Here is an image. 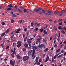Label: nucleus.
<instances>
[{
  "label": "nucleus",
  "mask_w": 66,
  "mask_h": 66,
  "mask_svg": "<svg viewBox=\"0 0 66 66\" xmlns=\"http://www.w3.org/2000/svg\"><path fill=\"white\" fill-rule=\"evenodd\" d=\"M62 21V19H59V22H60V21Z\"/></svg>",
  "instance_id": "44"
},
{
  "label": "nucleus",
  "mask_w": 66,
  "mask_h": 66,
  "mask_svg": "<svg viewBox=\"0 0 66 66\" xmlns=\"http://www.w3.org/2000/svg\"><path fill=\"white\" fill-rule=\"evenodd\" d=\"M43 61V60L41 58H40L39 60V62H42Z\"/></svg>",
  "instance_id": "24"
},
{
  "label": "nucleus",
  "mask_w": 66,
  "mask_h": 66,
  "mask_svg": "<svg viewBox=\"0 0 66 66\" xmlns=\"http://www.w3.org/2000/svg\"><path fill=\"white\" fill-rule=\"evenodd\" d=\"M15 63V61L11 60L10 61V63L11 65L12 66H14V64Z\"/></svg>",
  "instance_id": "4"
},
{
  "label": "nucleus",
  "mask_w": 66,
  "mask_h": 66,
  "mask_svg": "<svg viewBox=\"0 0 66 66\" xmlns=\"http://www.w3.org/2000/svg\"><path fill=\"white\" fill-rule=\"evenodd\" d=\"M14 37V35H12V36L11 37V38H13Z\"/></svg>",
  "instance_id": "56"
},
{
  "label": "nucleus",
  "mask_w": 66,
  "mask_h": 66,
  "mask_svg": "<svg viewBox=\"0 0 66 66\" xmlns=\"http://www.w3.org/2000/svg\"><path fill=\"white\" fill-rule=\"evenodd\" d=\"M63 29L65 31H66V28L65 27H63Z\"/></svg>",
  "instance_id": "54"
},
{
  "label": "nucleus",
  "mask_w": 66,
  "mask_h": 66,
  "mask_svg": "<svg viewBox=\"0 0 66 66\" xmlns=\"http://www.w3.org/2000/svg\"><path fill=\"white\" fill-rule=\"evenodd\" d=\"M2 61V59H1L0 60V63H1Z\"/></svg>",
  "instance_id": "52"
},
{
  "label": "nucleus",
  "mask_w": 66,
  "mask_h": 66,
  "mask_svg": "<svg viewBox=\"0 0 66 66\" xmlns=\"http://www.w3.org/2000/svg\"><path fill=\"white\" fill-rule=\"evenodd\" d=\"M64 50H66V46H64Z\"/></svg>",
  "instance_id": "64"
},
{
  "label": "nucleus",
  "mask_w": 66,
  "mask_h": 66,
  "mask_svg": "<svg viewBox=\"0 0 66 66\" xmlns=\"http://www.w3.org/2000/svg\"><path fill=\"white\" fill-rule=\"evenodd\" d=\"M47 13H46L45 15L47 17H49V15L52 13V12L50 11H47Z\"/></svg>",
  "instance_id": "3"
},
{
  "label": "nucleus",
  "mask_w": 66,
  "mask_h": 66,
  "mask_svg": "<svg viewBox=\"0 0 66 66\" xmlns=\"http://www.w3.org/2000/svg\"><path fill=\"white\" fill-rule=\"evenodd\" d=\"M33 24H34V23L33 22L31 23V26L33 27Z\"/></svg>",
  "instance_id": "36"
},
{
  "label": "nucleus",
  "mask_w": 66,
  "mask_h": 66,
  "mask_svg": "<svg viewBox=\"0 0 66 66\" xmlns=\"http://www.w3.org/2000/svg\"><path fill=\"white\" fill-rule=\"evenodd\" d=\"M32 54V50H30L28 52V56H30Z\"/></svg>",
  "instance_id": "10"
},
{
  "label": "nucleus",
  "mask_w": 66,
  "mask_h": 66,
  "mask_svg": "<svg viewBox=\"0 0 66 66\" xmlns=\"http://www.w3.org/2000/svg\"><path fill=\"white\" fill-rule=\"evenodd\" d=\"M28 43L29 44H30L31 43V41L30 40V39H28L27 40Z\"/></svg>",
  "instance_id": "17"
},
{
  "label": "nucleus",
  "mask_w": 66,
  "mask_h": 66,
  "mask_svg": "<svg viewBox=\"0 0 66 66\" xmlns=\"http://www.w3.org/2000/svg\"><path fill=\"white\" fill-rule=\"evenodd\" d=\"M39 46L41 50H42L43 49V47L46 48V46H45V45L43 44L40 45Z\"/></svg>",
  "instance_id": "5"
},
{
  "label": "nucleus",
  "mask_w": 66,
  "mask_h": 66,
  "mask_svg": "<svg viewBox=\"0 0 66 66\" xmlns=\"http://www.w3.org/2000/svg\"><path fill=\"white\" fill-rule=\"evenodd\" d=\"M2 24V25H4V24H5V23H4V22H3Z\"/></svg>",
  "instance_id": "49"
},
{
  "label": "nucleus",
  "mask_w": 66,
  "mask_h": 66,
  "mask_svg": "<svg viewBox=\"0 0 66 66\" xmlns=\"http://www.w3.org/2000/svg\"><path fill=\"white\" fill-rule=\"evenodd\" d=\"M17 44H18L17 46V47L19 48L21 46V42L20 41H18Z\"/></svg>",
  "instance_id": "7"
},
{
  "label": "nucleus",
  "mask_w": 66,
  "mask_h": 66,
  "mask_svg": "<svg viewBox=\"0 0 66 66\" xmlns=\"http://www.w3.org/2000/svg\"><path fill=\"white\" fill-rule=\"evenodd\" d=\"M12 17H16V15L15 14H14L13 15H12Z\"/></svg>",
  "instance_id": "39"
},
{
  "label": "nucleus",
  "mask_w": 66,
  "mask_h": 66,
  "mask_svg": "<svg viewBox=\"0 0 66 66\" xmlns=\"http://www.w3.org/2000/svg\"><path fill=\"white\" fill-rule=\"evenodd\" d=\"M20 8H21V9L22 10H23V7H22L21 6H20Z\"/></svg>",
  "instance_id": "53"
},
{
  "label": "nucleus",
  "mask_w": 66,
  "mask_h": 66,
  "mask_svg": "<svg viewBox=\"0 0 66 66\" xmlns=\"http://www.w3.org/2000/svg\"><path fill=\"white\" fill-rule=\"evenodd\" d=\"M40 32L42 33L44 31V29H40Z\"/></svg>",
  "instance_id": "22"
},
{
  "label": "nucleus",
  "mask_w": 66,
  "mask_h": 66,
  "mask_svg": "<svg viewBox=\"0 0 66 66\" xmlns=\"http://www.w3.org/2000/svg\"><path fill=\"white\" fill-rule=\"evenodd\" d=\"M24 46L26 47V48H27L28 46V43H26L24 44Z\"/></svg>",
  "instance_id": "14"
},
{
  "label": "nucleus",
  "mask_w": 66,
  "mask_h": 66,
  "mask_svg": "<svg viewBox=\"0 0 66 66\" xmlns=\"http://www.w3.org/2000/svg\"><path fill=\"white\" fill-rule=\"evenodd\" d=\"M18 10L19 11V13H20L22 12L21 10L19 9H18Z\"/></svg>",
  "instance_id": "29"
},
{
  "label": "nucleus",
  "mask_w": 66,
  "mask_h": 66,
  "mask_svg": "<svg viewBox=\"0 0 66 66\" xmlns=\"http://www.w3.org/2000/svg\"><path fill=\"white\" fill-rule=\"evenodd\" d=\"M61 32H62V33H63V34H65V32H64V31L62 30L61 31Z\"/></svg>",
  "instance_id": "47"
},
{
  "label": "nucleus",
  "mask_w": 66,
  "mask_h": 66,
  "mask_svg": "<svg viewBox=\"0 0 66 66\" xmlns=\"http://www.w3.org/2000/svg\"><path fill=\"white\" fill-rule=\"evenodd\" d=\"M64 52V50H62L61 51V52L62 53H63Z\"/></svg>",
  "instance_id": "57"
},
{
  "label": "nucleus",
  "mask_w": 66,
  "mask_h": 66,
  "mask_svg": "<svg viewBox=\"0 0 66 66\" xmlns=\"http://www.w3.org/2000/svg\"><path fill=\"white\" fill-rule=\"evenodd\" d=\"M37 64L38 65H40V62H37Z\"/></svg>",
  "instance_id": "46"
},
{
  "label": "nucleus",
  "mask_w": 66,
  "mask_h": 66,
  "mask_svg": "<svg viewBox=\"0 0 66 66\" xmlns=\"http://www.w3.org/2000/svg\"><path fill=\"white\" fill-rule=\"evenodd\" d=\"M8 6L9 7H13V6L12 5L10 4L9 5H8Z\"/></svg>",
  "instance_id": "20"
},
{
  "label": "nucleus",
  "mask_w": 66,
  "mask_h": 66,
  "mask_svg": "<svg viewBox=\"0 0 66 66\" xmlns=\"http://www.w3.org/2000/svg\"><path fill=\"white\" fill-rule=\"evenodd\" d=\"M14 9H16L17 10H18L19 8H17V5H16L14 7Z\"/></svg>",
  "instance_id": "27"
},
{
  "label": "nucleus",
  "mask_w": 66,
  "mask_h": 66,
  "mask_svg": "<svg viewBox=\"0 0 66 66\" xmlns=\"http://www.w3.org/2000/svg\"><path fill=\"white\" fill-rule=\"evenodd\" d=\"M32 47L33 49L32 50V53L31 54V56L32 59H35V55L36 54V53L35 52V50H36V49L40 50V48L39 46H37L35 47L34 46H32Z\"/></svg>",
  "instance_id": "1"
},
{
  "label": "nucleus",
  "mask_w": 66,
  "mask_h": 66,
  "mask_svg": "<svg viewBox=\"0 0 66 66\" xmlns=\"http://www.w3.org/2000/svg\"><path fill=\"white\" fill-rule=\"evenodd\" d=\"M6 33V32H4L2 34L1 36V37H3V36H4L5 35V34Z\"/></svg>",
  "instance_id": "16"
},
{
  "label": "nucleus",
  "mask_w": 66,
  "mask_h": 66,
  "mask_svg": "<svg viewBox=\"0 0 66 66\" xmlns=\"http://www.w3.org/2000/svg\"><path fill=\"white\" fill-rule=\"evenodd\" d=\"M22 50H23V51H26V48L24 47L22 49Z\"/></svg>",
  "instance_id": "30"
},
{
  "label": "nucleus",
  "mask_w": 66,
  "mask_h": 66,
  "mask_svg": "<svg viewBox=\"0 0 66 66\" xmlns=\"http://www.w3.org/2000/svg\"><path fill=\"white\" fill-rule=\"evenodd\" d=\"M37 24V22H35L34 25L36 26V24Z\"/></svg>",
  "instance_id": "42"
},
{
  "label": "nucleus",
  "mask_w": 66,
  "mask_h": 66,
  "mask_svg": "<svg viewBox=\"0 0 66 66\" xmlns=\"http://www.w3.org/2000/svg\"><path fill=\"white\" fill-rule=\"evenodd\" d=\"M39 37H40V38H38L37 39V42H38V43H39V42H40L42 39V38L40 37V36H39Z\"/></svg>",
  "instance_id": "9"
},
{
  "label": "nucleus",
  "mask_w": 66,
  "mask_h": 66,
  "mask_svg": "<svg viewBox=\"0 0 66 66\" xmlns=\"http://www.w3.org/2000/svg\"><path fill=\"white\" fill-rule=\"evenodd\" d=\"M17 58L19 59H20V56L18 55L17 56Z\"/></svg>",
  "instance_id": "34"
},
{
  "label": "nucleus",
  "mask_w": 66,
  "mask_h": 66,
  "mask_svg": "<svg viewBox=\"0 0 66 66\" xmlns=\"http://www.w3.org/2000/svg\"><path fill=\"white\" fill-rule=\"evenodd\" d=\"M27 31V28H25L24 29V31Z\"/></svg>",
  "instance_id": "40"
},
{
  "label": "nucleus",
  "mask_w": 66,
  "mask_h": 66,
  "mask_svg": "<svg viewBox=\"0 0 66 66\" xmlns=\"http://www.w3.org/2000/svg\"><path fill=\"white\" fill-rule=\"evenodd\" d=\"M10 32V30L9 29H7L6 31V33H9Z\"/></svg>",
  "instance_id": "21"
},
{
  "label": "nucleus",
  "mask_w": 66,
  "mask_h": 66,
  "mask_svg": "<svg viewBox=\"0 0 66 66\" xmlns=\"http://www.w3.org/2000/svg\"><path fill=\"white\" fill-rule=\"evenodd\" d=\"M29 58V56H26L23 57V60L24 61H27V60H28Z\"/></svg>",
  "instance_id": "6"
},
{
  "label": "nucleus",
  "mask_w": 66,
  "mask_h": 66,
  "mask_svg": "<svg viewBox=\"0 0 66 66\" xmlns=\"http://www.w3.org/2000/svg\"><path fill=\"white\" fill-rule=\"evenodd\" d=\"M16 46V43H14L13 44V46Z\"/></svg>",
  "instance_id": "33"
},
{
  "label": "nucleus",
  "mask_w": 66,
  "mask_h": 66,
  "mask_svg": "<svg viewBox=\"0 0 66 66\" xmlns=\"http://www.w3.org/2000/svg\"><path fill=\"white\" fill-rule=\"evenodd\" d=\"M43 42H46V40L45 39H43Z\"/></svg>",
  "instance_id": "63"
},
{
  "label": "nucleus",
  "mask_w": 66,
  "mask_h": 66,
  "mask_svg": "<svg viewBox=\"0 0 66 66\" xmlns=\"http://www.w3.org/2000/svg\"><path fill=\"white\" fill-rule=\"evenodd\" d=\"M24 12V13H26V12H27V9H24L23 10Z\"/></svg>",
  "instance_id": "32"
},
{
  "label": "nucleus",
  "mask_w": 66,
  "mask_h": 66,
  "mask_svg": "<svg viewBox=\"0 0 66 66\" xmlns=\"http://www.w3.org/2000/svg\"><path fill=\"white\" fill-rule=\"evenodd\" d=\"M66 12V11L65 10H62L61 11V13H62L63 14H64V13H65Z\"/></svg>",
  "instance_id": "19"
},
{
  "label": "nucleus",
  "mask_w": 66,
  "mask_h": 66,
  "mask_svg": "<svg viewBox=\"0 0 66 66\" xmlns=\"http://www.w3.org/2000/svg\"><path fill=\"white\" fill-rule=\"evenodd\" d=\"M22 22V20H20L19 21V23H21Z\"/></svg>",
  "instance_id": "35"
},
{
  "label": "nucleus",
  "mask_w": 66,
  "mask_h": 66,
  "mask_svg": "<svg viewBox=\"0 0 66 66\" xmlns=\"http://www.w3.org/2000/svg\"><path fill=\"white\" fill-rule=\"evenodd\" d=\"M3 46V43H2L1 45L0 46L2 47V46Z\"/></svg>",
  "instance_id": "62"
},
{
  "label": "nucleus",
  "mask_w": 66,
  "mask_h": 66,
  "mask_svg": "<svg viewBox=\"0 0 66 66\" xmlns=\"http://www.w3.org/2000/svg\"><path fill=\"white\" fill-rule=\"evenodd\" d=\"M11 56H12L13 57V58H14V54H12L11 55Z\"/></svg>",
  "instance_id": "26"
},
{
  "label": "nucleus",
  "mask_w": 66,
  "mask_h": 66,
  "mask_svg": "<svg viewBox=\"0 0 66 66\" xmlns=\"http://www.w3.org/2000/svg\"><path fill=\"white\" fill-rule=\"evenodd\" d=\"M13 54H16V53L15 52V51H13Z\"/></svg>",
  "instance_id": "51"
},
{
  "label": "nucleus",
  "mask_w": 66,
  "mask_h": 66,
  "mask_svg": "<svg viewBox=\"0 0 66 66\" xmlns=\"http://www.w3.org/2000/svg\"><path fill=\"white\" fill-rule=\"evenodd\" d=\"M35 30H36V31H37L38 30V28H37L36 29H35Z\"/></svg>",
  "instance_id": "43"
},
{
  "label": "nucleus",
  "mask_w": 66,
  "mask_h": 66,
  "mask_svg": "<svg viewBox=\"0 0 66 66\" xmlns=\"http://www.w3.org/2000/svg\"><path fill=\"white\" fill-rule=\"evenodd\" d=\"M62 22H61V23H59V25H62Z\"/></svg>",
  "instance_id": "55"
},
{
  "label": "nucleus",
  "mask_w": 66,
  "mask_h": 66,
  "mask_svg": "<svg viewBox=\"0 0 66 66\" xmlns=\"http://www.w3.org/2000/svg\"><path fill=\"white\" fill-rule=\"evenodd\" d=\"M63 60L64 61H66V58H65V57H63Z\"/></svg>",
  "instance_id": "45"
},
{
  "label": "nucleus",
  "mask_w": 66,
  "mask_h": 66,
  "mask_svg": "<svg viewBox=\"0 0 66 66\" xmlns=\"http://www.w3.org/2000/svg\"><path fill=\"white\" fill-rule=\"evenodd\" d=\"M45 56H46V54H44L43 55V57H44H44H45Z\"/></svg>",
  "instance_id": "41"
},
{
  "label": "nucleus",
  "mask_w": 66,
  "mask_h": 66,
  "mask_svg": "<svg viewBox=\"0 0 66 66\" xmlns=\"http://www.w3.org/2000/svg\"><path fill=\"white\" fill-rule=\"evenodd\" d=\"M59 29H61V30H62L63 29V28H62V27L59 26L58 27Z\"/></svg>",
  "instance_id": "25"
},
{
  "label": "nucleus",
  "mask_w": 66,
  "mask_h": 66,
  "mask_svg": "<svg viewBox=\"0 0 66 66\" xmlns=\"http://www.w3.org/2000/svg\"><path fill=\"white\" fill-rule=\"evenodd\" d=\"M12 8L11 7L7 8V11L9 10H12Z\"/></svg>",
  "instance_id": "23"
},
{
  "label": "nucleus",
  "mask_w": 66,
  "mask_h": 66,
  "mask_svg": "<svg viewBox=\"0 0 66 66\" xmlns=\"http://www.w3.org/2000/svg\"><path fill=\"white\" fill-rule=\"evenodd\" d=\"M9 46H7V47L6 48V49H9Z\"/></svg>",
  "instance_id": "60"
},
{
  "label": "nucleus",
  "mask_w": 66,
  "mask_h": 66,
  "mask_svg": "<svg viewBox=\"0 0 66 66\" xmlns=\"http://www.w3.org/2000/svg\"><path fill=\"white\" fill-rule=\"evenodd\" d=\"M20 31H21V29L20 28H19L18 29H17V30L15 31V33H19V32Z\"/></svg>",
  "instance_id": "8"
},
{
  "label": "nucleus",
  "mask_w": 66,
  "mask_h": 66,
  "mask_svg": "<svg viewBox=\"0 0 66 66\" xmlns=\"http://www.w3.org/2000/svg\"><path fill=\"white\" fill-rule=\"evenodd\" d=\"M63 56V54H62L61 55H60V57H62V56Z\"/></svg>",
  "instance_id": "50"
},
{
  "label": "nucleus",
  "mask_w": 66,
  "mask_h": 66,
  "mask_svg": "<svg viewBox=\"0 0 66 66\" xmlns=\"http://www.w3.org/2000/svg\"><path fill=\"white\" fill-rule=\"evenodd\" d=\"M40 23H39L37 25V26H39V25H40Z\"/></svg>",
  "instance_id": "58"
},
{
  "label": "nucleus",
  "mask_w": 66,
  "mask_h": 66,
  "mask_svg": "<svg viewBox=\"0 0 66 66\" xmlns=\"http://www.w3.org/2000/svg\"><path fill=\"white\" fill-rule=\"evenodd\" d=\"M42 12L43 13H45L46 12V11L45 10H42Z\"/></svg>",
  "instance_id": "28"
},
{
  "label": "nucleus",
  "mask_w": 66,
  "mask_h": 66,
  "mask_svg": "<svg viewBox=\"0 0 66 66\" xmlns=\"http://www.w3.org/2000/svg\"><path fill=\"white\" fill-rule=\"evenodd\" d=\"M43 33L44 35H46L48 34V32L46 30H44L43 31Z\"/></svg>",
  "instance_id": "12"
},
{
  "label": "nucleus",
  "mask_w": 66,
  "mask_h": 66,
  "mask_svg": "<svg viewBox=\"0 0 66 66\" xmlns=\"http://www.w3.org/2000/svg\"><path fill=\"white\" fill-rule=\"evenodd\" d=\"M63 43L65 45H66V41H64Z\"/></svg>",
  "instance_id": "37"
},
{
  "label": "nucleus",
  "mask_w": 66,
  "mask_h": 66,
  "mask_svg": "<svg viewBox=\"0 0 66 66\" xmlns=\"http://www.w3.org/2000/svg\"><path fill=\"white\" fill-rule=\"evenodd\" d=\"M56 56H57L56 55H55L53 57V59H55L56 58Z\"/></svg>",
  "instance_id": "31"
},
{
  "label": "nucleus",
  "mask_w": 66,
  "mask_h": 66,
  "mask_svg": "<svg viewBox=\"0 0 66 66\" xmlns=\"http://www.w3.org/2000/svg\"><path fill=\"white\" fill-rule=\"evenodd\" d=\"M57 20H55L54 22V23H56L57 22Z\"/></svg>",
  "instance_id": "48"
},
{
  "label": "nucleus",
  "mask_w": 66,
  "mask_h": 66,
  "mask_svg": "<svg viewBox=\"0 0 66 66\" xmlns=\"http://www.w3.org/2000/svg\"><path fill=\"white\" fill-rule=\"evenodd\" d=\"M35 61L36 62H38V57H36V59L35 60Z\"/></svg>",
  "instance_id": "15"
},
{
  "label": "nucleus",
  "mask_w": 66,
  "mask_h": 66,
  "mask_svg": "<svg viewBox=\"0 0 66 66\" xmlns=\"http://www.w3.org/2000/svg\"><path fill=\"white\" fill-rule=\"evenodd\" d=\"M60 12L59 11L58 12H56L55 11L54 12V14L55 15H59V14H60Z\"/></svg>",
  "instance_id": "11"
},
{
  "label": "nucleus",
  "mask_w": 66,
  "mask_h": 66,
  "mask_svg": "<svg viewBox=\"0 0 66 66\" xmlns=\"http://www.w3.org/2000/svg\"><path fill=\"white\" fill-rule=\"evenodd\" d=\"M14 31H13L11 33V34H13L14 35Z\"/></svg>",
  "instance_id": "61"
},
{
  "label": "nucleus",
  "mask_w": 66,
  "mask_h": 66,
  "mask_svg": "<svg viewBox=\"0 0 66 66\" xmlns=\"http://www.w3.org/2000/svg\"><path fill=\"white\" fill-rule=\"evenodd\" d=\"M42 10V8H40V7H38L36 8L35 10V12H38V11H40Z\"/></svg>",
  "instance_id": "2"
},
{
  "label": "nucleus",
  "mask_w": 66,
  "mask_h": 66,
  "mask_svg": "<svg viewBox=\"0 0 66 66\" xmlns=\"http://www.w3.org/2000/svg\"><path fill=\"white\" fill-rule=\"evenodd\" d=\"M48 60H49V57L48 56H47L46 57V59L45 60V62H47L48 61Z\"/></svg>",
  "instance_id": "18"
},
{
  "label": "nucleus",
  "mask_w": 66,
  "mask_h": 66,
  "mask_svg": "<svg viewBox=\"0 0 66 66\" xmlns=\"http://www.w3.org/2000/svg\"><path fill=\"white\" fill-rule=\"evenodd\" d=\"M57 47V45H56V44H55L54 46V47L55 48H56V47Z\"/></svg>",
  "instance_id": "59"
},
{
  "label": "nucleus",
  "mask_w": 66,
  "mask_h": 66,
  "mask_svg": "<svg viewBox=\"0 0 66 66\" xmlns=\"http://www.w3.org/2000/svg\"><path fill=\"white\" fill-rule=\"evenodd\" d=\"M59 15L60 16H62V15H63V14H62V13H60Z\"/></svg>",
  "instance_id": "38"
},
{
  "label": "nucleus",
  "mask_w": 66,
  "mask_h": 66,
  "mask_svg": "<svg viewBox=\"0 0 66 66\" xmlns=\"http://www.w3.org/2000/svg\"><path fill=\"white\" fill-rule=\"evenodd\" d=\"M49 50V49H48V48H47L45 50H44V52H47Z\"/></svg>",
  "instance_id": "13"
}]
</instances>
